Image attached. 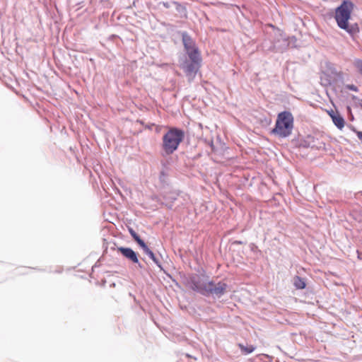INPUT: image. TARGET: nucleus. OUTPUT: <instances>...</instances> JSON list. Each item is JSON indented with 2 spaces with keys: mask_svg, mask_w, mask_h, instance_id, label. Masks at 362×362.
<instances>
[{
  "mask_svg": "<svg viewBox=\"0 0 362 362\" xmlns=\"http://www.w3.org/2000/svg\"><path fill=\"white\" fill-rule=\"evenodd\" d=\"M144 251L146 252V254L147 255H148V257H149L152 260H153L155 262H157L156 258V257H155V255H154L153 252H152V251H151L148 247H147V249H145Z\"/></svg>",
  "mask_w": 362,
  "mask_h": 362,
  "instance_id": "nucleus-11",
  "label": "nucleus"
},
{
  "mask_svg": "<svg viewBox=\"0 0 362 362\" xmlns=\"http://www.w3.org/2000/svg\"><path fill=\"white\" fill-rule=\"evenodd\" d=\"M185 132L182 129L170 127L162 139V148L167 155L173 154L184 140Z\"/></svg>",
  "mask_w": 362,
  "mask_h": 362,
  "instance_id": "nucleus-2",
  "label": "nucleus"
},
{
  "mask_svg": "<svg viewBox=\"0 0 362 362\" xmlns=\"http://www.w3.org/2000/svg\"><path fill=\"white\" fill-rule=\"evenodd\" d=\"M182 41L190 61L201 63L202 57L200 52L198 48L195 46L192 39L187 34H184L182 35Z\"/></svg>",
  "mask_w": 362,
  "mask_h": 362,
  "instance_id": "nucleus-5",
  "label": "nucleus"
},
{
  "mask_svg": "<svg viewBox=\"0 0 362 362\" xmlns=\"http://www.w3.org/2000/svg\"><path fill=\"white\" fill-rule=\"evenodd\" d=\"M293 284L298 289H303L306 286L304 279L298 276H296L293 278Z\"/></svg>",
  "mask_w": 362,
  "mask_h": 362,
  "instance_id": "nucleus-9",
  "label": "nucleus"
},
{
  "mask_svg": "<svg viewBox=\"0 0 362 362\" xmlns=\"http://www.w3.org/2000/svg\"><path fill=\"white\" fill-rule=\"evenodd\" d=\"M238 347L240 349L242 353L244 354H249L253 352L255 349V347L252 345L246 346L242 344H238Z\"/></svg>",
  "mask_w": 362,
  "mask_h": 362,
  "instance_id": "nucleus-10",
  "label": "nucleus"
},
{
  "mask_svg": "<svg viewBox=\"0 0 362 362\" xmlns=\"http://www.w3.org/2000/svg\"><path fill=\"white\" fill-rule=\"evenodd\" d=\"M130 233L133 238H134L135 235H137V234L133 230H130Z\"/></svg>",
  "mask_w": 362,
  "mask_h": 362,
  "instance_id": "nucleus-18",
  "label": "nucleus"
},
{
  "mask_svg": "<svg viewBox=\"0 0 362 362\" xmlns=\"http://www.w3.org/2000/svg\"><path fill=\"white\" fill-rule=\"evenodd\" d=\"M361 102H362V100H361Z\"/></svg>",
  "mask_w": 362,
  "mask_h": 362,
  "instance_id": "nucleus-20",
  "label": "nucleus"
},
{
  "mask_svg": "<svg viewBox=\"0 0 362 362\" xmlns=\"http://www.w3.org/2000/svg\"><path fill=\"white\" fill-rule=\"evenodd\" d=\"M133 238L134 239V240H135L136 242L137 241V240L141 239V238H140V237H139L138 235H135V237H134V238Z\"/></svg>",
  "mask_w": 362,
  "mask_h": 362,
  "instance_id": "nucleus-19",
  "label": "nucleus"
},
{
  "mask_svg": "<svg viewBox=\"0 0 362 362\" xmlns=\"http://www.w3.org/2000/svg\"><path fill=\"white\" fill-rule=\"evenodd\" d=\"M136 243L144 250L147 249L148 246L141 239L137 240Z\"/></svg>",
  "mask_w": 362,
  "mask_h": 362,
  "instance_id": "nucleus-14",
  "label": "nucleus"
},
{
  "mask_svg": "<svg viewBox=\"0 0 362 362\" xmlns=\"http://www.w3.org/2000/svg\"><path fill=\"white\" fill-rule=\"evenodd\" d=\"M117 250L120 252L124 257L132 261L133 263H139V259L136 253L131 248L119 247H117Z\"/></svg>",
  "mask_w": 362,
  "mask_h": 362,
  "instance_id": "nucleus-7",
  "label": "nucleus"
},
{
  "mask_svg": "<svg viewBox=\"0 0 362 362\" xmlns=\"http://www.w3.org/2000/svg\"><path fill=\"white\" fill-rule=\"evenodd\" d=\"M327 112L332 119V117H334L337 113H339L337 111H334L333 110H327Z\"/></svg>",
  "mask_w": 362,
  "mask_h": 362,
  "instance_id": "nucleus-15",
  "label": "nucleus"
},
{
  "mask_svg": "<svg viewBox=\"0 0 362 362\" xmlns=\"http://www.w3.org/2000/svg\"><path fill=\"white\" fill-rule=\"evenodd\" d=\"M355 133L356 134L358 138L361 140V141L362 142V132L361 131H356V130H354Z\"/></svg>",
  "mask_w": 362,
  "mask_h": 362,
  "instance_id": "nucleus-16",
  "label": "nucleus"
},
{
  "mask_svg": "<svg viewBox=\"0 0 362 362\" xmlns=\"http://www.w3.org/2000/svg\"><path fill=\"white\" fill-rule=\"evenodd\" d=\"M355 66L357 68L360 74H362V60H358L355 63Z\"/></svg>",
  "mask_w": 362,
  "mask_h": 362,
  "instance_id": "nucleus-13",
  "label": "nucleus"
},
{
  "mask_svg": "<svg viewBox=\"0 0 362 362\" xmlns=\"http://www.w3.org/2000/svg\"><path fill=\"white\" fill-rule=\"evenodd\" d=\"M349 88L354 91H357V90H358L357 88L354 85H351V86H349Z\"/></svg>",
  "mask_w": 362,
  "mask_h": 362,
  "instance_id": "nucleus-17",
  "label": "nucleus"
},
{
  "mask_svg": "<svg viewBox=\"0 0 362 362\" xmlns=\"http://www.w3.org/2000/svg\"><path fill=\"white\" fill-rule=\"evenodd\" d=\"M192 288L203 295L214 294L219 296L225 293L227 284L221 281L216 284L212 281H199L193 282Z\"/></svg>",
  "mask_w": 362,
  "mask_h": 362,
  "instance_id": "nucleus-4",
  "label": "nucleus"
},
{
  "mask_svg": "<svg viewBox=\"0 0 362 362\" xmlns=\"http://www.w3.org/2000/svg\"><path fill=\"white\" fill-rule=\"evenodd\" d=\"M201 63L194 62L192 61H186L182 65V69L185 71L187 76L190 78H194L197 72L198 71L200 67Z\"/></svg>",
  "mask_w": 362,
  "mask_h": 362,
  "instance_id": "nucleus-6",
  "label": "nucleus"
},
{
  "mask_svg": "<svg viewBox=\"0 0 362 362\" xmlns=\"http://www.w3.org/2000/svg\"><path fill=\"white\" fill-rule=\"evenodd\" d=\"M353 8L354 4L351 1H344L340 6L336 9L335 12V19L338 26L351 35H354L359 31L356 24L349 25L348 22L351 18Z\"/></svg>",
  "mask_w": 362,
  "mask_h": 362,
  "instance_id": "nucleus-1",
  "label": "nucleus"
},
{
  "mask_svg": "<svg viewBox=\"0 0 362 362\" xmlns=\"http://www.w3.org/2000/svg\"><path fill=\"white\" fill-rule=\"evenodd\" d=\"M293 128V117L289 112L284 111L280 112L276 121L275 127L272 132L280 137L284 138L288 136Z\"/></svg>",
  "mask_w": 362,
  "mask_h": 362,
  "instance_id": "nucleus-3",
  "label": "nucleus"
},
{
  "mask_svg": "<svg viewBox=\"0 0 362 362\" xmlns=\"http://www.w3.org/2000/svg\"><path fill=\"white\" fill-rule=\"evenodd\" d=\"M144 251L146 252V254L147 255H148V257H149L152 260H153L155 262H157L156 258V257H155V255H154L153 252H152V251H151L148 247H147V249H145Z\"/></svg>",
  "mask_w": 362,
  "mask_h": 362,
  "instance_id": "nucleus-12",
  "label": "nucleus"
},
{
  "mask_svg": "<svg viewBox=\"0 0 362 362\" xmlns=\"http://www.w3.org/2000/svg\"><path fill=\"white\" fill-rule=\"evenodd\" d=\"M332 122L339 129H342L345 125V121L344 118L337 113L334 117H332Z\"/></svg>",
  "mask_w": 362,
  "mask_h": 362,
  "instance_id": "nucleus-8",
  "label": "nucleus"
}]
</instances>
